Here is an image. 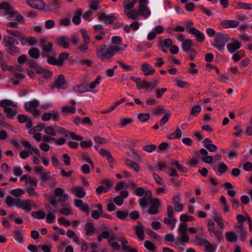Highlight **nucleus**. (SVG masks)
Segmentation results:
<instances>
[{"label":"nucleus","instance_id":"nucleus-15","mask_svg":"<svg viewBox=\"0 0 252 252\" xmlns=\"http://www.w3.org/2000/svg\"><path fill=\"white\" fill-rule=\"evenodd\" d=\"M239 24V22L238 21L225 20L222 21L220 25L222 28L229 29L235 28L237 27Z\"/></svg>","mask_w":252,"mask_h":252},{"label":"nucleus","instance_id":"nucleus-11","mask_svg":"<svg viewBox=\"0 0 252 252\" xmlns=\"http://www.w3.org/2000/svg\"><path fill=\"white\" fill-rule=\"evenodd\" d=\"M69 38L66 36H62L56 39L57 45L63 48L66 49L69 47Z\"/></svg>","mask_w":252,"mask_h":252},{"label":"nucleus","instance_id":"nucleus-23","mask_svg":"<svg viewBox=\"0 0 252 252\" xmlns=\"http://www.w3.org/2000/svg\"><path fill=\"white\" fill-rule=\"evenodd\" d=\"M144 227L141 224H138L136 226L135 228V233L140 240H143L144 239Z\"/></svg>","mask_w":252,"mask_h":252},{"label":"nucleus","instance_id":"nucleus-5","mask_svg":"<svg viewBox=\"0 0 252 252\" xmlns=\"http://www.w3.org/2000/svg\"><path fill=\"white\" fill-rule=\"evenodd\" d=\"M147 0H139L138 11L145 18H147L151 14V11L147 6Z\"/></svg>","mask_w":252,"mask_h":252},{"label":"nucleus","instance_id":"nucleus-2","mask_svg":"<svg viewBox=\"0 0 252 252\" xmlns=\"http://www.w3.org/2000/svg\"><path fill=\"white\" fill-rule=\"evenodd\" d=\"M122 50L123 48L118 46L101 45L96 47L97 57L103 62L110 61L116 53Z\"/></svg>","mask_w":252,"mask_h":252},{"label":"nucleus","instance_id":"nucleus-3","mask_svg":"<svg viewBox=\"0 0 252 252\" xmlns=\"http://www.w3.org/2000/svg\"><path fill=\"white\" fill-rule=\"evenodd\" d=\"M230 37L228 34L221 32L217 33L212 45L220 51L223 50L226 43L229 41Z\"/></svg>","mask_w":252,"mask_h":252},{"label":"nucleus","instance_id":"nucleus-31","mask_svg":"<svg viewBox=\"0 0 252 252\" xmlns=\"http://www.w3.org/2000/svg\"><path fill=\"white\" fill-rule=\"evenodd\" d=\"M82 14V10L81 8H78L77 11L74 13V16L72 18L73 23L77 25L81 23V16Z\"/></svg>","mask_w":252,"mask_h":252},{"label":"nucleus","instance_id":"nucleus-33","mask_svg":"<svg viewBox=\"0 0 252 252\" xmlns=\"http://www.w3.org/2000/svg\"><path fill=\"white\" fill-rule=\"evenodd\" d=\"M99 154L103 157H106L107 160L110 163H112L114 160L110 152L104 148L101 149L99 151Z\"/></svg>","mask_w":252,"mask_h":252},{"label":"nucleus","instance_id":"nucleus-16","mask_svg":"<svg viewBox=\"0 0 252 252\" xmlns=\"http://www.w3.org/2000/svg\"><path fill=\"white\" fill-rule=\"evenodd\" d=\"M53 44L51 42H48L47 43L43 44L42 46V52L41 55L43 57H46L49 56V54H52V47Z\"/></svg>","mask_w":252,"mask_h":252},{"label":"nucleus","instance_id":"nucleus-4","mask_svg":"<svg viewBox=\"0 0 252 252\" xmlns=\"http://www.w3.org/2000/svg\"><path fill=\"white\" fill-rule=\"evenodd\" d=\"M178 231L181 234V236L177 237V241L175 244L178 247L180 246H184V243L189 242V236L187 234L188 224L186 223H180Z\"/></svg>","mask_w":252,"mask_h":252},{"label":"nucleus","instance_id":"nucleus-56","mask_svg":"<svg viewBox=\"0 0 252 252\" xmlns=\"http://www.w3.org/2000/svg\"><path fill=\"white\" fill-rule=\"evenodd\" d=\"M150 115L149 113H139L138 115L137 118L141 122H145L150 119Z\"/></svg>","mask_w":252,"mask_h":252},{"label":"nucleus","instance_id":"nucleus-53","mask_svg":"<svg viewBox=\"0 0 252 252\" xmlns=\"http://www.w3.org/2000/svg\"><path fill=\"white\" fill-rule=\"evenodd\" d=\"M120 126L123 127L127 125L131 124L133 122V119L131 118H122L120 120Z\"/></svg>","mask_w":252,"mask_h":252},{"label":"nucleus","instance_id":"nucleus-36","mask_svg":"<svg viewBox=\"0 0 252 252\" xmlns=\"http://www.w3.org/2000/svg\"><path fill=\"white\" fill-rule=\"evenodd\" d=\"M29 56L34 59H37L40 56V52L36 47H32L28 52Z\"/></svg>","mask_w":252,"mask_h":252},{"label":"nucleus","instance_id":"nucleus-1","mask_svg":"<svg viewBox=\"0 0 252 252\" xmlns=\"http://www.w3.org/2000/svg\"><path fill=\"white\" fill-rule=\"evenodd\" d=\"M0 9L4 11V15L9 20H11L13 18H15L16 22H10L7 24L6 26L9 28H18V23H22L24 21V17L7 1L0 3Z\"/></svg>","mask_w":252,"mask_h":252},{"label":"nucleus","instance_id":"nucleus-41","mask_svg":"<svg viewBox=\"0 0 252 252\" xmlns=\"http://www.w3.org/2000/svg\"><path fill=\"white\" fill-rule=\"evenodd\" d=\"M101 1V0H90L89 2L90 10L94 11L99 9L100 6H99V3Z\"/></svg>","mask_w":252,"mask_h":252},{"label":"nucleus","instance_id":"nucleus-32","mask_svg":"<svg viewBox=\"0 0 252 252\" xmlns=\"http://www.w3.org/2000/svg\"><path fill=\"white\" fill-rule=\"evenodd\" d=\"M20 198H17L14 199L10 196H8L6 197L5 203L9 207L12 206L14 205L17 207Z\"/></svg>","mask_w":252,"mask_h":252},{"label":"nucleus","instance_id":"nucleus-20","mask_svg":"<svg viewBox=\"0 0 252 252\" xmlns=\"http://www.w3.org/2000/svg\"><path fill=\"white\" fill-rule=\"evenodd\" d=\"M39 105V102L37 100H33L27 102L25 104V109L29 112H32Z\"/></svg>","mask_w":252,"mask_h":252},{"label":"nucleus","instance_id":"nucleus-34","mask_svg":"<svg viewBox=\"0 0 252 252\" xmlns=\"http://www.w3.org/2000/svg\"><path fill=\"white\" fill-rule=\"evenodd\" d=\"M225 238L227 241L232 243L237 241L238 236L235 232L228 231L225 233Z\"/></svg>","mask_w":252,"mask_h":252},{"label":"nucleus","instance_id":"nucleus-9","mask_svg":"<svg viewBox=\"0 0 252 252\" xmlns=\"http://www.w3.org/2000/svg\"><path fill=\"white\" fill-rule=\"evenodd\" d=\"M27 4L32 7L40 10L45 8V3L42 0H26Z\"/></svg>","mask_w":252,"mask_h":252},{"label":"nucleus","instance_id":"nucleus-54","mask_svg":"<svg viewBox=\"0 0 252 252\" xmlns=\"http://www.w3.org/2000/svg\"><path fill=\"white\" fill-rule=\"evenodd\" d=\"M180 220L183 223H186L187 221H193L195 219L193 217L189 216L187 214H183L180 217Z\"/></svg>","mask_w":252,"mask_h":252},{"label":"nucleus","instance_id":"nucleus-46","mask_svg":"<svg viewBox=\"0 0 252 252\" xmlns=\"http://www.w3.org/2000/svg\"><path fill=\"white\" fill-rule=\"evenodd\" d=\"M3 111L6 113L7 118L10 119H13L17 113V111L16 110L12 109L10 107L6 108Z\"/></svg>","mask_w":252,"mask_h":252},{"label":"nucleus","instance_id":"nucleus-37","mask_svg":"<svg viewBox=\"0 0 252 252\" xmlns=\"http://www.w3.org/2000/svg\"><path fill=\"white\" fill-rule=\"evenodd\" d=\"M76 112L75 107L74 106H64L62 107V114L63 115H65L68 113H75Z\"/></svg>","mask_w":252,"mask_h":252},{"label":"nucleus","instance_id":"nucleus-18","mask_svg":"<svg viewBox=\"0 0 252 252\" xmlns=\"http://www.w3.org/2000/svg\"><path fill=\"white\" fill-rule=\"evenodd\" d=\"M71 192L78 198H83L86 195V192L83 187L74 186L72 188Z\"/></svg>","mask_w":252,"mask_h":252},{"label":"nucleus","instance_id":"nucleus-29","mask_svg":"<svg viewBox=\"0 0 252 252\" xmlns=\"http://www.w3.org/2000/svg\"><path fill=\"white\" fill-rule=\"evenodd\" d=\"M85 228L86 230V235L88 236L93 235L95 231L94 224L91 222H87L85 225Z\"/></svg>","mask_w":252,"mask_h":252},{"label":"nucleus","instance_id":"nucleus-60","mask_svg":"<svg viewBox=\"0 0 252 252\" xmlns=\"http://www.w3.org/2000/svg\"><path fill=\"white\" fill-rule=\"evenodd\" d=\"M157 147L155 144H150L143 147V150L148 153H152L155 151Z\"/></svg>","mask_w":252,"mask_h":252},{"label":"nucleus","instance_id":"nucleus-19","mask_svg":"<svg viewBox=\"0 0 252 252\" xmlns=\"http://www.w3.org/2000/svg\"><path fill=\"white\" fill-rule=\"evenodd\" d=\"M141 70L145 75L148 76L155 73V69L149 64L144 63L141 66Z\"/></svg>","mask_w":252,"mask_h":252},{"label":"nucleus","instance_id":"nucleus-8","mask_svg":"<svg viewBox=\"0 0 252 252\" xmlns=\"http://www.w3.org/2000/svg\"><path fill=\"white\" fill-rule=\"evenodd\" d=\"M117 239L121 243L122 249L123 251L125 252H138L136 249L127 246L128 241L124 236H121L118 237Z\"/></svg>","mask_w":252,"mask_h":252},{"label":"nucleus","instance_id":"nucleus-39","mask_svg":"<svg viewBox=\"0 0 252 252\" xmlns=\"http://www.w3.org/2000/svg\"><path fill=\"white\" fill-rule=\"evenodd\" d=\"M235 7L238 9H244L247 10H251L252 9V4L249 3H246L241 1H239L235 3L234 5Z\"/></svg>","mask_w":252,"mask_h":252},{"label":"nucleus","instance_id":"nucleus-42","mask_svg":"<svg viewBox=\"0 0 252 252\" xmlns=\"http://www.w3.org/2000/svg\"><path fill=\"white\" fill-rule=\"evenodd\" d=\"M51 55H52V56H49V55L47 56L48 63L50 64L59 66V63L58 59L55 58V57L57 56L56 53L55 52H53L52 54H51Z\"/></svg>","mask_w":252,"mask_h":252},{"label":"nucleus","instance_id":"nucleus-48","mask_svg":"<svg viewBox=\"0 0 252 252\" xmlns=\"http://www.w3.org/2000/svg\"><path fill=\"white\" fill-rule=\"evenodd\" d=\"M69 57V54L67 52L61 53L58 57V62L59 66H62L64 64V62Z\"/></svg>","mask_w":252,"mask_h":252},{"label":"nucleus","instance_id":"nucleus-55","mask_svg":"<svg viewBox=\"0 0 252 252\" xmlns=\"http://www.w3.org/2000/svg\"><path fill=\"white\" fill-rule=\"evenodd\" d=\"M51 177L50 175V172H45L43 171V172L40 173V179L41 181L43 182H45L51 179Z\"/></svg>","mask_w":252,"mask_h":252},{"label":"nucleus","instance_id":"nucleus-30","mask_svg":"<svg viewBox=\"0 0 252 252\" xmlns=\"http://www.w3.org/2000/svg\"><path fill=\"white\" fill-rule=\"evenodd\" d=\"M63 135L66 137H70L72 139L78 141L82 140L83 139V137L82 136L76 134L74 132L69 131L67 130H65V132H64Z\"/></svg>","mask_w":252,"mask_h":252},{"label":"nucleus","instance_id":"nucleus-63","mask_svg":"<svg viewBox=\"0 0 252 252\" xmlns=\"http://www.w3.org/2000/svg\"><path fill=\"white\" fill-rule=\"evenodd\" d=\"M55 211L54 210L52 212L49 213L46 216V220L49 223H53L55 221V216L54 215Z\"/></svg>","mask_w":252,"mask_h":252},{"label":"nucleus","instance_id":"nucleus-58","mask_svg":"<svg viewBox=\"0 0 252 252\" xmlns=\"http://www.w3.org/2000/svg\"><path fill=\"white\" fill-rule=\"evenodd\" d=\"M144 246L147 250L152 252H155L156 250V248L154 244L148 240L145 242Z\"/></svg>","mask_w":252,"mask_h":252},{"label":"nucleus","instance_id":"nucleus-62","mask_svg":"<svg viewBox=\"0 0 252 252\" xmlns=\"http://www.w3.org/2000/svg\"><path fill=\"white\" fill-rule=\"evenodd\" d=\"M82 34L83 41L84 43H89L90 42V38L88 35V32L86 30L83 29L81 31Z\"/></svg>","mask_w":252,"mask_h":252},{"label":"nucleus","instance_id":"nucleus-45","mask_svg":"<svg viewBox=\"0 0 252 252\" xmlns=\"http://www.w3.org/2000/svg\"><path fill=\"white\" fill-rule=\"evenodd\" d=\"M163 222L169 225L171 229H173L176 223V219L174 218H166L163 220Z\"/></svg>","mask_w":252,"mask_h":252},{"label":"nucleus","instance_id":"nucleus-25","mask_svg":"<svg viewBox=\"0 0 252 252\" xmlns=\"http://www.w3.org/2000/svg\"><path fill=\"white\" fill-rule=\"evenodd\" d=\"M5 51L12 56H17L20 54V49L16 45L6 46Z\"/></svg>","mask_w":252,"mask_h":252},{"label":"nucleus","instance_id":"nucleus-57","mask_svg":"<svg viewBox=\"0 0 252 252\" xmlns=\"http://www.w3.org/2000/svg\"><path fill=\"white\" fill-rule=\"evenodd\" d=\"M195 238V242L198 246H205L206 242L208 241L207 240L202 238L199 236L196 235L194 237Z\"/></svg>","mask_w":252,"mask_h":252},{"label":"nucleus","instance_id":"nucleus-49","mask_svg":"<svg viewBox=\"0 0 252 252\" xmlns=\"http://www.w3.org/2000/svg\"><path fill=\"white\" fill-rule=\"evenodd\" d=\"M66 235L69 238L73 239L74 241L78 245L80 244V241L76 233L72 230L69 229L66 232Z\"/></svg>","mask_w":252,"mask_h":252},{"label":"nucleus","instance_id":"nucleus-24","mask_svg":"<svg viewBox=\"0 0 252 252\" xmlns=\"http://www.w3.org/2000/svg\"><path fill=\"white\" fill-rule=\"evenodd\" d=\"M73 90L74 92L80 94H83L90 91L88 84H81L76 86L73 87Z\"/></svg>","mask_w":252,"mask_h":252},{"label":"nucleus","instance_id":"nucleus-7","mask_svg":"<svg viewBox=\"0 0 252 252\" xmlns=\"http://www.w3.org/2000/svg\"><path fill=\"white\" fill-rule=\"evenodd\" d=\"M66 84V81L65 79L64 75L60 74L58 75V78L54 81V84L51 87V89L57 88L58 89H64L66 87H64Z\"/></svg>","mask_w":252,"mask_h":252},{"label":"nucleus","instance_id":"nucleus-10","mask_svg":"<svg viewBox=\"0 0 252 252\" xmlns=\"http://www.w3.org/2000/svg\"><path fill=\"white\" fill-rule=\"evenodd\" d=\"M116 17L114 14L106 15L105 13H102L98 15V19L100 21H104V22L106 25H110L112 24Z\"/></svg>","mask_w":252,"mask_h":252},{"label":"nucleus","instance_id":"nucleus-27","mask_svg":"<svg viewBox=\"0 0 252 252\" xmlns=\"http://www.w3.org/2000/svg\"><path fill=\"white\" fill-rule=\"evenodd\" d=\"M0 106L3 108V110L6 108H10L9 106H12L14 108H17V104L14 103L12 101L9 99H3L0 101Z\"/></svg>","mask_w":252,"mask_h":252},{"label":"nucleus","instance_id":"nucleus-22","mask_svg":"<svg viewBox=\"0 0 252 252\" xmlns=\"http://www.w3.org/2000/svg\"><path fill=\"white\" fill-rule=\"evenodd\" d=\"M95 207L97 209V210H93L91 214V216L93 219L98 220L100 216H101V215H102L103 212V208L101 204L99 203L96 204Z\"/></svg>","mask_w":252,"mask_h":252},{"label":"nucleus","instance_id":"nucleus-28","mask_svg":"<svg viewBox=\"0 0 252 252\" xmlns=\"http://www.w3.org/2000/svg\"><path fill=\"white\" fill-rule=\"evenodd\" d=\"M125 164L128 166L133 168L136 172L140 171V167L137 163L130 159L125 158L124 160Z\"/></svg>","mask_w":252,"mask_h":252},{"label":"nucleus","instance_id":"nucleus-35","mask_svg":"<svg viewBox=\"0 0 252 252\" xmlns=\"http://www.w3.org/2000/svg\"><path fill=\"white\" fill-rule=\"evenodd\" d=\"M140 23L137 21L132 23L129 26L126 25L124 27V30L126 32H129L130 29H132L134 31H136L139 28Z\"/></svg>","mask_w":252,"mask_h":252},{"label":"nucleus","instance_id":"nucleus-21","mask_svg":"<svg viewBox=\"0 0 252 252\" xmlns=\"http://www.w3.org/2000/svg\"><path fill=\"white\" fill-rule=\"evenodd\" d=\"M3 42L5 47L10 45H17L18 44V41L16 39L9 35L4 36Z\"/></svg>","mask_w":252,"mask_h":252},{"label":"nucleus","instance_id":"nucleus-47","mask_svg":"<svg viewBox=\"0 0 252 252\" xmlns=\"http://www.w3.org/2000/svg\"><path fill=\"white\" fill-rule=\"evenodd\" d=\"M125 13L129 19L134 20H137L139 15V14L136 9H133L129 12L126 11Z\"/></svg>","mask_w":252,"mask_h":252},{"label":"nucleus","instance_id":"nucleus-13","mask_svg":"<svg viewBox=\"0 0 252 252\" xmlns=\"http://www.w3.org/2000/svg\"><path fill=\"white\" fill-rule=\"evenodd\" d=\"M54 194L59 197V201L64 202L68 199V195L64 192V190L61 188H57L54 190Z\"/></svg>","mask_w":252,"mask_h":252},{"label":"nucleus","instance_id":"nucleus-61","mask_svg":"<svg viewBox=\"0 0 252 252\" xmlns=\"http://www.w3.org/2000/svg\"><path fill=\"white\" fill-rule=\"evenodd\" d=\"M116 215L118 218L121 220H124L128 216V212H124L121 210H118L116 212Z\"/></svg>","mask_w":252,"mask_h":252},{"label":"nucleus","instance_id":"nucleus-43","mask_svg":"<svg viewBox=\"0 0 252 252\" xmlns=\"http://www.w3.org/2000/svg\"><path fill=\"white\" fill-rule=\"evenodd\" d=\"M172 44V40L170 38H166L159 41L158 46L159 47H166V48H168Z\"/></svg>","mask_w":252,"mask_h":252},{"label":"nucleus","instance_id":"nucleus-59","mask_svg":"<svg viewBox=\"0 0 252 252\" xmlns=\"http://www.w3.org/2000/svg\"><path fill=\"white\" fill-rule=\"evenodd\" d=\"M122 42V38L117 36H114L111 39V43L113 44V46H118L121 45Z\"/></svg>","mask_w":252,"mask_h":252},{"label":"nucleus","instance_id":"nucleus-44","mask_svg":"<svg viewBox=\"0 0 252 252\" xmlns=\"http://www.w3.org/2000/svg\"><path fill=\"white\" fill-rule=\"evenodd\" d=\"M14 239L19 243L22 244L24 241V236L22 232L19 230H15L13 231Z\"/></svg>","mask_w":252,"mask_h":252},{"label":"nucleus","instance_id":"nucleus-6","mask_svg":"<svg viewBox=\"0 0 252 252\" xmlns=\"http://www.w3.org/2000/svg\"><path fill=\"white\" fill-rule=\"evenodd\" d=\"M151 205L149 208L148 212L150 215H155L158 213V208L160 205V200L158 198L151 199Z\"/></svg>","mask_w":252,"mask_h":252},{"label":"nucleus","instance_id":"nucleus-52","mask_svg":"<svg viewBox=\"0 0 252 252\" xmlns=\"http://www.w3.org/2000/svg\"><path fill=\"white\" fill-rule=\"evenodd\" d=\"M31 216L35 219H43L45 217V214L44 212L39 211H35L32 212L31 213Z\"/></svg>","mask_w":252,"mask_h":252},{"label":"nucleus","instance_id":"nucleus-17","mask_svg":"<svg viewBox=\"0 0 252 252\" xmlns=\"http://www.w3.org/2000/svg\"><path fill=\"white\" fill-rule=\"evenodd\" d=\"M242 46L241 42L239 40H235L233 42L227 44V48L230 53H233L239 50Z\"/></svg>","mask_w":252,"mask_h":252},{"label":"nucleus","instance_id":"nucleus-50","mask_svg":"<svg viewBox=\"0 0 252 252\" xmlns=\"http://www.w3.org/2000/svg\"><path fill=\"white\" fill-rule=\"evenodd\" d=\"M214 214L215 215L214 221L219 225L221 229H223L224 227V223L222 221L221 217L218 215L217 212H215Z\"/></svg>","mask_w":252,"mask_h":252},{"label":"nucleus","instance_id":"nucleus-40","mask_svg":"<svg viewBox=\"0 0 252 252\" xmlns=\"http://www.w3.org/2000/svg\"><path fill=\"white\" fill-rule=\"evenodd\" d=\"M182 131L180 128H177L172 133L169 134L167 136L169 139H179L182 137Z\"/></svg>","mask_w":252,"mask_h":252},{"label":"nucleus","instance_id":"nucleus-26","mask_svg":"<svg viewBox=\"0 0 252 252\" xmlns=\"http://www.w3.org/2000/svg\"><path fill=\"white\" fill-rule=\"evenodd\" d=\"M193 42L192 40L190 39H187L184 42L182 43V49L183 50L187 53H189V51L192 50L194 49L192 48Z\"/></svg>","mask_w":252,"mask_h":252},{"label":"nucleus","instance_id":"nucleus-14","mask_svg":"<svg viewBox=\"0 0 252 252\" xmlns=\"http://www.w3.org/2000/svg\"><path fill=\"white\" fill-rule=\"evenodd\" d=\"M188 32L189 33L194 35L196 40L198 42H202L205 39L204 33L194 27L189 29Z\"/></svg>","mask_w":252,"mask_h":252},{"label":"nucleus","instance_id":"nucleus-12","mask_svg":"<svg viewBox=\"0 0 252 252\" xmlns=\"http://www.w3.org/2000/svg\"><path fill=\"white\" fill-rule=\"evenodd\" d=\"M31 202L32 200L30 199L21 200L20 199L17 207L22 209L27 213H29L32 210Z\"/></svg>","mask_w":252,"mask_h":252},{"label":"nucleus","instance_id":"nucleus-64","mask_svg":"<svg viewBox=\"0 0 252 252\" xmlns=\"http://www.w3.org/2000/svg\"><path fill=\"white\" fill-rule=\"evenodd\" d=\"M204 247L206 248V251L207 252H214L216 250V247L212 245L208 241L206 242Z\"/></svg>","mask_w":252,"mask_h":252},{"label":"nucleus","instance_id":"nucleus-51","mask_svg":"<svg viewBox=\"0 0 252 252\" xmlns=\"http://www.w3.org/2000/svg\"><path fill=\"white\" fill-rule=\"evenodd\" d=\"M201 110V106L199 105H194L191 109L190 115L193 116H197Z\"/></svg>","mask_w":252,"mask_h":252},{"label":"nucleus","instance_id":"nucleus-38","mask_svg":"<svg viewBox=\"0 0 252 252\" xmlns=\"http://www.w3.org/2000/svg\"><path fill=\"white\" fill-rule=\"evenodd\" d=\"M59 7V5L58 3L57 0H52V2H49L47 5H45V8L46 11H52L55 10Z\"/></svg>","mask_w":252,"mask_h":252}]
</instances>
